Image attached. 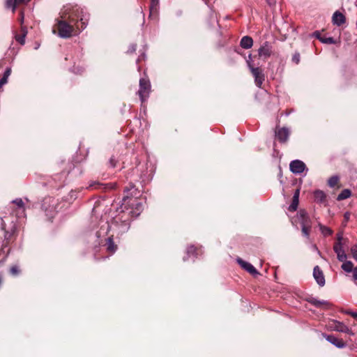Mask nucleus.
Returning a JSON list of instances; mask_svg holds the SVG:
<instances>
[{
  "mask_svg": "<svg viewBox=\"0 0 357 357\" xmlns=\"http://www.w3.org/2000/svg\"><path fill=\"white\" fill-rule=\"evenodd\" d=\"M266 1L271 6L275 3V0H266Z\"/></svg>",
  "mask_w": 357,
  "mask_h": 357,
  "instance_id": "de8ad7c7",
  "label": "nucleus"
},
{
  "mask_svg": "<svg viewBox=\"0 0 357 357\" xmlns=\"http://www.w3.org/2000/svg\"><path fill=\"white\" fill-rule=\"evenodd\" d=\"M299 195H300V190L299 189H297L294 193V196H293V198L294 199H299Z\"/></svg>",
  "mask_w": 357,
  "mask_h": 357,
  "instance_id": "ea45409f",
  "label": "nucleus"
},
{
  "mask_svg": "<svg viewBox=\"0 0 357 357\" xmlns=\"http://www.w3.org/2000/svg\"><path fill=\"white\" fill-rule=\"evenodd\" d=\"M135 188V186L133 184H130L129 185V187H126V189H125V192H128L130 190H132V189Z\"/></svg>",
  "mask_w": 357,
  "mask_h": 357,
  "instance_id": "37998d69",
  "label": "nucleus"
},
{
  "mask_svg": "<svg viewBox=\"0 0 357 357\" xmlns=\"http://www.w3.org/2000/svg\"><path fill=\"white\" fill-rule=\"evenodd\" d=\"M109 163L112 167H114L116 166L115 159L113 157L110 158Z\"/></svg>",
  "mask_w": 357,
  "mask_h": 357,
  "instance_id": "79ce46f5",
  "label": "nucleus"
},
{
  "mask_svg": "<svg viewBox=\"0 0 357 357\" xmlns=\"http://www.w3.org/2000/svg\"><path fill=\"white\" fill-rule=\"evenodd\" d=\"M83 71L82 69H79L77 71H76L75 73H81Z\"/></svg>",
  "mask_w": 357,
  "mask_h": 357,
  "instance_id": "3c124183",
  "label": "nucleus"
},
{
  "mask_svg": "<svg viewBox=\"0 0 357 357\" xmlns=\"http://www.w3.org/2000/svg\"><path fill=\"white\" fill-rule=\"evenodd\" d=\"M329 326L333 331L341 332V333H347V334H349L350 335H354V333H353L352 330L350 329L347 326H346L342 322H340V321H336V320H333L330 323V326Z\"/></svg>",
  "mask_w": 357,
  "mask_h": 357,
  "instance_id": "0eeeda50",
  "label": "nucleus"
},
{
  "mask_svg": "<svg viewBox=\"0 0 357 357\" xmlns=\"http://www.w3.org/2000/svg\"><path fill=\"white\" fill-rule=\"evenodd\" d=\"M19 14H20L19 22L21 24H22L24 23V11L22 10H20Z\"/></svg>",
  "mask_w": 357,
  "mask_h": 357,
  "instance_id": "c9c22d12",
  "label": "nucleus"
},
{
  "mask_svg": "<svg viewBox=\"0 0 357 357\" xmlns=\"http://www.w3.org/2000/svg\"><path fill=\"white\" fill-rule=\"evenodd\" d=\"M108 236L106 238L105 245L107 247V250L111 253H114L117 250V245L114 243L113 238L115 236L114 234H109L107 235Z\"/></svg>",
  "mask_w": 357,
  "mask_h": 357,
  "instance_id": "a211bd4d",
  "label": "nucleus"
},
{
  "mask_svg": "<svg viewBox=\"0 0 357 357\" xmlns=\"http://www.w3.org/2000/svg\"><path fill=\"white\" fill-rule=\"evenodd\" d=\"M319 40L325 44H335V40L333 37H322L319 38Z\"/></svg>",
  "mask_w": 357,
  "mask_h": 357,
  "instance_id": "c756f323",
  "label": "nucleus"
},
{
  "mask_svg": "<svg viewBox=\"0 0 357 357\" xmlns=\"http://www.w3.org/2000/svg\"><path fill=\"white\" fill-rule=\"evenodd\" d=\"M10 271L13 275H17L20 273V269L17 266H13L10 268Z\"/></svg>",
  "mask_w": 357,
  "mask_h": 357,
  "instance_id": "f704fd0d",
  "label": "nucleus"
},
{
  "mask_svg": "<svg viewBox=\"0 0 357 357\" xmlns=\"http://www.w3.org/2000/svg\"><path fill=\"white\" fill-rule=\"evenodd\" d=\"M132 207L128 212V215H130L132 218H137L141 212L143 211V205L141 202H138L137 199H134L131 203Z\"/></svg>",
  "mask_w": 357,
  "mask_h": 357,
  "instance_id": "9b49d317",
  "label": "nucleus"
},
{
  "mask_svg": "<svg viewBox=\"0 0 357 357\" xmlns=\"http://www.w3.org/2000/svg\"><path fill=\"white\" fill-rule=\"evenodd\" d=\"M103 184L98 181H92L90 183L89 188L91 189H100L102 188Z\"/></svg>",
  "mask_w": 357,
  "mask_h": 357,
  "instance_id": "2f4dec72",
  "label": "nucleus"
},
{
  "mask_svg": "<svg viewBox=\"0 0 357 357\" xmlns=\"http://www.w3.org/2000/svg\"><path fill=\"white\" fill-rule=\"evenodd\" d=\"M128 199V195H126V196H125V197H123V204H126V200H127Z\"/></svg>",
  "mask_w": 357,
  "mask_h": 357,
  "instance_id": "09e8293b",
  "label": "nucleus"
},
{
  "mask_svg": "<svg viewBox=\"0 0 357 357\" xmlns=\"http://www.w3.org/2000/svg\"><path fill=\"white\" fill-rule=\"evenodd\" d=\"M248 66L250 70L253 77H255V82L257 87L261 88L264 81V75L262 70L259 68H255L251 63V54L248 56V59L246 61Z\"/></svg>",
  "mask_w": 357,
  "mask_h": 357,
  "instance_id": "39448f33",
  "label": "nucleus"
},
{
  "mask_svg": "<svg viewBox=\"0 0 357 357\" xmlns=\"http://www.w3.org/2000/svg\"><path fill=\"white\" fill-rule=\"evenodd\" d=\"M240 45L243 49H250L253 45V40L248 36H243L241 40Z\"/></svg>",
  "mask_w": 357,
  "mask_h": 357,
  "instance_id": "4be33fe9",
  "label": "nucleus"
},
{
  "mask_svg": "<svg viewBox=\"0 0 357 357\" xmlns=\"http://www.w3.org/2000/svg\"><path fill=\"white\" fill-rule=\"evenodd\" d=\"M344 217L346 219H348L349 217V214L348 213H345Z\"/></svg>",
  "mask_w": 357,
  "mask_h": 357,
  "instance_id": "8fccbe9b",
  "label": "nucleus"
},
{
  "mask_svg": "<svg viewBox=\"0 0 357 357\" xmlns=\"http://www.w3.org/2000/svg\"><path fill=\"white\" fill-rule=\"evenodd\" d=\"M342 241H343V235H342V233H338V234H337V242H336V243H342Z\"/></svg>",
  "mask_w": 357,
  "mask_h": 357,
  "instance_id": "4c0bfd02",
  "label": "nucleus"
},
{
  "mask_svg": "<svg viewBox=\"0 0 357 357\" xmlns=\"http://www.w3.org/2000/svg\"><path fill=\"white\" fill-rule=\"evenodd\" d=\"M332 21L333 24L340 26L345 22L346 18L342 13L335 11L333 15Z\"/></svg>",
  "mask_w": 357,
  "mask_h": 357,
  "instance_id": "412c9836",
  "label": "nucleus"
},
{
  "mask_svg": "<svg viewBox=\"0 0 357 357\" xmlns=\"http://www.w3.org/2000/svg\"><path fill=\"white\" fill-rule=\"evenodd\" d=\"M338 181L339 177L337 176H333L328 179V184L330 187L333 188L337 184Z\"/></svg>",
  "mask_w": 357,
  "mask_h": 357,
  "instance_id": "cd10ccee",
  "label": "nucleus"
},
{
  "mask_svg": "<svg viewBox=\"0 0 357 357\" xmlns=\"http://www.w3.org/2000/svg\"><path fill=\"white\" fill-rule=\"evenodd\" d=\"M59 15V18L56 20V26L58 36L62 38L76 35L86 27L89 14L77 6H64Z\"/></svg>",
  "mask_w": 357,
  "mask_h": 357,
  "instance_id": "f257e3e1",
  "label": "nucleus"
},
{
  "mask_svg": "<svg viewBox=\"0 0 357 357\" xmlns=\"http://www.w3.org/2000/svg\"><path fill=\"white\" fill-rule=\"evenodd\" d=\"M289 135H290L289 130L285 127L278 128L275 131V137L279 140V142L281 143L286 142L289 139Z\"/></svg>",
  "mask_w": 357,
  "mask_h": 357,
  "instance_id": "2eb2a0df",
  "label": "nucleus"
},
{
  "mask_svg": "<svg viewBox=\"0 0 357 357\" xmlns=\"http://www.w3.org/2000/svg\"><path fill=\"white\" fill-rule=\"evenodd\" d=\"M319 229H320L321 234L324 236H331L333 234L332 229L326 226H324L321 224H319Z\"/></svg>",
  "mask_w": 357,
  "mask_h": 357,
  "instance_id": "bb28decb",
  "label": "nucleus"
},
{
  "mask_svg": "<svg viewBox=\"0 0 357 357\" xmlns=\"http://www.w3.org/2000/svg\"><path fill=\"white\" fill-rule=\"evenodd\" d=\"M313 276L316 282L320 287H323L325 285V278L323 271L318 266H316L314 268Z\"/></svg>",
  "mask_w": 357,
  "mask_h": 357,
  "instance_id": "dca6fc26",
  "label": "nucleus"
},
{
  "mask_svg": "<svg viewBox=\"0 0 357 357\" xmlns=\"http://www.w3.org/2000/svg\"><path fill=\"white\" fill-rule=\"evenodd\" d=\"M42 206L49 219H52L58 211V201L53 197L44 199Z\"/></svg>",
  "mask_w": 357,
  "mask_h": 357,
  "instance_id": "7ed1b4c3",
  "label": "nucleus"
},
{
  "mask_svg": "<svg viewBox=\"0 0 357 357\" xmlns=\"http://www.w3.org/2000/svg\"><path fill=\"white\" fill-rule=\"evenodd\" d=\"M151 91L150 82L144 78H141L139 80V89L138 95L142 102H145L149 96Z\"/></svg>",
  "mask_w": 357,
  "mask_h": 357,
  "instance_id": "423d86ee",
  "label": "nucleus"
},
{
  "mask_svg": "<svg viewBox=\"0 0 357 357\" xmlns=\"http://www.w3.org/2000/svg\"><path fill=\"white\" fill-rule=\"evenodd\" d=\"M298 202H299V199L293 198L291 204L289 206V211H296L298 206Z\"/></svg>",
  "mask_w": 357,
  "mask_h": 357,
  "instance_id": "c85d7f7f",
  "label": "nucleus"
},
{
  "mask_svg": "<svg viewBox=\"0 0 357 357\" xmlns=\"http://www.w3.org/2000/svg\"><path fill=\"white\" fill-rule=\"evenodd\" d=\"M128 215L124 213L121 217H116L111 224L105 222L97 231L96 236L98 238L105 237L108 233L114 234L117 236L127 232L130 228V220Z\"/></svg>",
  "mask_w": 357,
  "mask_h": 357,
  "instance_id": "f03ea898",
  "label": "nucleus"
},
{
  "mask_svg": "<svg viewBox=\"0 0 357 357\" xmlns=\"http://www.w3.org/2000/svg\"><path fill=\"white\" fill-rule=\"evenodd\" d=\"M11 74V68H7L4 71L3 77L0 79V88H1L3 85H5L8 82V79L9 76Z\"/></svg>",
  "mask_w": 357,
  "mask_h": 357,
  "instance_id": "393cba45",
  "label": "nucleus"
},
{
  "mask_svg": "<svg viewBox=\"0 0 357 357\" xmlns=\"http://www.w3.org/2000/svg\"><path fill=\"white\" fill-rule=\"evenodd\" d=\"M31 0H6L5 7L6 9H10L12 13H14L17 6L22 4H26Z\"/></svg>",
  "mask_w": 357,
  "mask_h": 357,
  "instance_id": "ddd939ff",
  "label": "nucleus"
},
{
  "mask_svg": "<svg viewBox=\"0 0 357 357\" xmlns=\"http://www.w3.org/2000/svg\"><path fill=\"white\" fill-rule=\"evenodd\" d=\"M145 58H146V55H145V54H144V53H143V54H142L138 57V59H137V62H139V61H140L141 60H144V59H145Z\"/></svg>",
  "mask_w": 357,
  "mask_h": 357,
  "instance_id": "c03bdc74",
  "label": "nucleus"
},
{
  "mask_svg": "<svg viewBox=\"0 0 357 357\" xmlns=\"http://www.w3.org/2000/svg\"><path fill=\"white\" fill-rule=\"evenodd\" d=\"M13 203L16 204L19 208H24V202L22 199L17 198L13 201Z\"/></svg>",
  "mask_w": 357,
  "mask_h": 357,
  "instance_id": "72a5a7b5",
  "label": "nucleus"
},
{
  "mask_svg": "<svg viewBox=\"0 0 357 357\" xmlns=\"http://www.w3.org/2000/svg\"><path fill=\"white\" fill-rule=\"evenodd\" d=\"M237 262L243 269H245L249 273L253 275L259 274L257 269L250 263L247 262L241 258L237 259Z\"/></svg>",
  "mask_w": 357,
  "mask_h": 357,
  "instance_id": "f3484780",
  "label": "nucleus"
},
{
  "mask_svg": "<svg viewBox=\"0 0 357 357\" xmlns=\"http://www.w3.org/2000/svg\"><path fill=\"white\" fill-rule=\"evenodd\" d=\"M347 314H350L351 317H353L355 319H357V312H351V311H347L346 312Z\"/></svg>",
  "mask_w": 357,
  "mask_h": 357,
  "instance_id": "a19ab883",
  "label": "nucleus"
},
{
  "mask_svg": "<svg viewBox=\"0 0 357 357\" xmlns=\"http://www.w3.org/2000/svg\"><path fill=\"white\" fill-rule=\"evenodd\" d=\"M292 60L294 62H295L296 63H298L299 61H300V55L299 54H296L293 56V58H292Z\"/></svg>",
  "mask_w": 357,
  "mask_h": 357,
  "instance_id": "58836bf2",
  "label": "nucleus"
},
{
  "mask_svg": "<svg viewBox=\"0 0 357 357\" xmlns=\"http://www.w3.org/2000/svg\"><path fill=\"white\" fill-rule=\"evenodd\" d=\"M351 192L349 190L344 189L337 195V199L338 201L344 200L345 199L349 198L351 196Z\"/></svg>",
  "mask_w": 357,
  "mask_h": 357,
  "instance_id": "a878e982",
  "label": "nucleus"
},
{
  "mask_svg": "<svg viewBox=\"0 0 357 357\" xmlns=\"http://www.w3.org/2000/svg\"><path fill=\"white\" fill-rule=\"evenodd\" d=\"M314 200L318 203H322L326 199L325 193L320 190H317L314 192Z\"/></svg>",
  "mask_w": 357,
  "mask_h": 357,
  "instance_id": "b1692460",
  "label": "nucleus"
},
{
  "mask_svg": "<svg viewBox=\"0 0 357 357\" xmlns=\"http://www.w3.org/2000/svg\"><path fill=\"white\" fill-rule=\"evenodd\" d=\"M307 301L316 307H321L324 310L330 309L332 307V304L330 302L324 300H319L312 296L307 298Z\"/></svg>",
  "mask_w": 357,
  "mask_h": 357,
  "instance_id": "6e6552de",
  "label": "nucleus"
},
{
  "mask_svg": "<svg viewBox=\"0 0 357 357\" xmlns=\"http://www.w3.org/2000/svg\"><path fill=\"white\" fill-rule=\"evenodd\" d=\"M272 49L273 47L271 43L266 41L258 50V54L260 57H264L265 59L268 58L272 54Z\"/></svg>",
  "mask_w": 357,
  "mask_h": 357,
  "instance_id": "9d476101",
  "label": "nucleus"
},
{
  "mask_svg": "<svg viewBox=\"0 0 357 357\" xmlns=\"http://www.w3.org/2000/svg\"><path fill=\"white\" fill-rule=\"evenodd\" d=\"M289 168L294 174H299L304 172L306 169V165L301 160H294L290 162Z\"/></svg>",
  "mask_w": 357,
  "mask_h": 357,
  "instance_id": "1a4fd4ad",
  "label": "nucleus"
},
{
  "mask_svg": "<svg viewBox=\"0 0 357 357\" xmlns=\"http://www.w3.org/2000/svg\"><path fill=\"white\" fill-rule=\"evenodd\" d=\"M199 252V250L197 248H196L194 245H190L188 247L186 250L187 256L183 257V261H186L188 258L191 257L197 258Z\"/></svg>",
  "mask_w": 357,
  "mask_h": 357,
  "instance_id": "5701e85b",
  "label": "nucleus"
},
{
  "mask_svg": "<svg viewBox=\"0 0 357 357\" xmlns=\"http://www.w3.org/2000/svg\"><path fill=\"white\" fill-rule=\"evenodd\" d=\"M312 248H313V250H314V251H316V252L318 253V255H320V256H321V252H320V251L319 250V249H318V248L317 247V245H312Z\"/></svg>",
  "mask_w": 357,
  "mask_h": 357,
  "instance_id": "a18cd8bd",
  "label": "nucleus"
},
{
  "mask_svg": "<svg viewBox=\"0 0 357 357\" xmlns=\"http://www.w3.org/2000/svg\"><path fill=\"white\" fill-rule=\"evenodd\" d=\"M341 268L346 273L353 272V279L357 280V266L354 268V264L351 261L347 259L342 261Z\"/></svg>",
  "mask_w": 357,
  "mask_h": 357,
  "instance_id": "4468645a",
  "label": "nucleus"
},
{
  "mask_svg": "<svg viewBox=\"0 0 357 357\" xmlns=\"http://www.w3.org/2000/svg\"><path fill=\"white\" fill-rule=\"evenodd\" d=\"M351 253L353 258L357 261V245H354L351 248Z\"/></svg>",
  "mask_w": 357,
  "mask_h": 357,
  "instance_id": "473e14b6",
  "label": "nucleus"
},
{
  "mask_svg": "<svg viewBox=\"0 0 357 357\" xmlns=\"http://www.w3.org/2000/svg\"><path fill=\"white\" fill-rule=\"evenodd\" d=\"M324 336L328 342L337 348L341 349L346 347V344L342 341V340L339 339L333 335H328Z\"/></svg>",
  "mask_w": 357,
  "mask_h": 357,
  "instance_id": "6ab92c4d",
  "label": "nucleus"
},
{
  "mask_svg": "<svg viewBox=\"0 0 357 357\" xmlns=\"http://www.w3.org/2000/svg\"><path fill=\"white\" fill-rule=\"evenodd\" d=\"M333 250L337 255L338 261H344L347 259V255L343 248V243H335L333 245Z\"/></svg>",
  "mask_w": 357,
  "mask_h": 357,
  "instance_id": "f8f14e48",
  "label": "nucleus"
},
{
  "mask_svg": "<svg viewBox=\"0 0 357 357\" xmlns=\"http://www.w3.org/2000/svg\"><path fill=\"white\" fill-rule=\"evenodd\" d=\"M136 48H137V45L136 44H132L130 45L128 50V52L129 53H133L136 51Z\"/></svg>",
  "mask_w": 357,
  "mask_h": 357,
  "instance_id": "e433bc0d",
  "label": "nucleus"
},
{
  "mask_svg": "<svg viewBox=\"0 0 357 357\" xmlns=\"http://www.w3.org/2000/svg\"><path fill=\"white\" fill-rule=\"evenodd\" d=\"M160 0H151L149 17L157 18L159 10Z\"/></svg>",
  "mask_w": 357,
  "mask_h": 357,
  "instance_id": "aec40b11",
  "label": "nucleus"
},
{
  "mask_svg": "<svg viewBox=\"0 0 357 357\" xmlns=\"http://www.w3.org/2000/svg\"><path fill=\"white\" fill-rule=\"evenodd\" d=\"M26 35V31L23 30V33L22 35L15 36V40L19 42L21 45H24L25 43V37Z\"/></svg>",
  "mask_w": 357,
  "mask_h": 357,
  "instance_id": "7c9ffc66",
  "label": "nucleus"
},
{
  "mask_svg": "<svg viewBox=\"0 0 357 357\" xmlns=\"http://www.w3.org/2000/svg\"><path fill=\"white\" fill-rule=\"evenodd\" d=\"M297 218L301 225L303 235L306 238H309L311 229V221L307 213L304 210H301L297 213Z\"/></svg>",
  "mask_w": 357,
  "mask_h": 357,
  "instance_id": "20e7f679",
  "label": "nucleus"
},
{
  "mask_svg": "<svg viewBox=\"0 0 357 357\" xmlns=\"http://www.w3.org/2000/svg\"><path fill=\"white\" fill-rule=\"evenodd\" d=\"M313 35L319 40V38H322L319 31H315Z\"/></svg>",
  "mask_w": 357,
  "mask_h": 357,
  "instance_id": "49530a36",
  "label": "nucleus"
}]
</instances>
